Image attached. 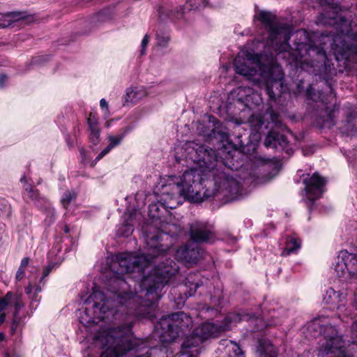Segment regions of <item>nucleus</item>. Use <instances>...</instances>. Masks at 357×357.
<instances>
[{
    "label": "nucleus",
    "mask_w": 357,
    "mask_h": 357,
    "mask_svg": "<svg viewBox=\"0 0 357 357\" xmlns=\"http://www.w3.org/2000/svg\"><path fill=\"white\" fill-rule=\"evenodd\" d=\"M5 357H10L8 355H6Z\"/></svg>",
    "instance_id": "nucleus-55"
},
{
    "label": "nucleus",
    "mask_w": 357,
    "mask_h": 357,
    "mask_svg": "<svg viewBox=\"0 0 357 357\" xmlns=\"http://www.w3.org/2000/svg\"><path fill=\"white\" fill-rule=\"evenodd\" d=\"M43 286V283H40V282L38 284H35L34 287H33V290H34L33 292L37 294L40 293L42 291Z\"/></svg>",
    "instance_id": "nucleus-42"
},
{
    "label": "nucleus",
    "mask_w": 357,
    "mask_h": 357,
    "mask_svg": "<svg viewBox=\"0 0 357 357\" xmlns=\"http://www.w3.org/2000/svg\"><path fill=\"white\" fill-rule=\"evenodd\" d=\"M234 66L237 74L246 77L255 84L263 82L271 100L275 101L277 96L287 89L282 68L277 63L263 66L257 56L243 52L235 58Z\"/></svg>",
    "instance_id": "nucleus-4"
},
{
    "label": "nucleus",
    "mask_w": 357,
    "mask_h": 357,
    "mask_svg": "<svg viewBox=\"0 0 357 357\" xmlns=\"http://www.w3.org/2000/svg\"><path fill=\"white\" fill-rule=\"evenodd\" d=\"M24 276H25V269L19 267V268L16 273V275H15L16 280L20 281L22 279H23Z\"/></svg>",
    "instance_id": "nucleus-39"
},
{
    "label": "nucleus",
    "mask_w": 357,
    "mask_h": 357,
    "mask_svg": "<svg viewBox=\"0 0 357 357\" xmlns=\"http://www.w3.org/2000/svg\"><path fill=\"white\" fill-rule=\"evenodd\" d=\"M340 257L342 261L346 262L348 274L351 277L357 275V255L347 250H341Z\"/></svg>",
    "instance_id": "nucleus-18"
},
{
    "label": "nucleus",
    "mask_w": 357,
    "mask_h": 357,
    "mask_svg": "<svg viewBox=\"0 0 357 357\" xmlns=\"http://www.w3.org/2000/svg\"><path fill=\"white\" fill-rule=\"evenodd\" d=\"M168 43V39H165L164 41H162V43L161 42H158V44L160 45H165V44H167Z\"/></svg>",
    "instance_id": "nucleus-49"
},
{
    "label": "nucleus",
    "mask_w": 357,
    "mask_h": 357,
    "mask_svg": "<svg viewBox=\"0 0 357 357\" xmlns=\"http://www.w3.org/2000/svg\"><path fill=\"white\" fill-rule=\"evenodd\" d=\"M197 130L204 135H209L208 132L204 129V126L201 123L197 126Z\"/></svg>",
    "instance_id": "nucleus-41"
},
{
    "label": "nucleus",
    "mask_w": 357,
    "mask_h": 357,
    "mask_svg": "<svg viewBox=\"0 0 357 357\" xmlns=\"http://www.w3.org/2000/svg\"><path fill=\"white\" fill-rule=\"evenodd\" d=\"M190 238L197 243L213 242L215 239L213 227L205 222H195L190 229Z\"/></svg>",
    "instance_id": "nucleus-13"
},
{
    "label": "nucleus",
    "mask_w": 357,
    "mask_h": 357,
    "mask_svg": "<svg viewBox=\"0 0 357 357\" xmlns=\"http://www.w3.org/2000/svg\"><path fill=\"white\" fill-rule=\"evenodd\" d=\"M12 304L15 306V316H16L19 310L24 306V303L22 301L21 296L8 292L4 298H0V312L6 305Z\"/></svg>",
    "instance_id": "nucleus-19"
},
{
    "label": "nucleus",
    "mask_w": 357,
    "mask_h": 357,
    "mask_svg": "<svg viewBox=\"0 0 357 357\" xmlns=\"http://www.w3.org/2000/svg\"><path fill=\"white\" fill-rule=\"evenodd\" d=\"M278 349L270 340L262 337L258 340L256 346V354L257 356L278 357Z\"/></svg>",
    "instance_id": "nucleus-17"
},
{
    "label": "nucleus",
    "mask_w": 357,
    "mask_h": 357,
    "mask_svg": "<svg viewBox=\"0 0 357 357\" xmlns=\"http://www.w3.org/2000/svg\"><path fill=\"white\" fill-rule=\"evenodd\" d=\"M225 319L227 321V324L225 325L227 326L226 329H227L229 327V324L231 325L233 323L236 324L240 321H250L251 325L254 326V328L252 330V331L253 332L256 331L262 330L267 326H275L280 323V321H271L269 322H266L261 318L254 317L248 314L240 313H230L229 314L227 315Z\"/></svg>",
    "instance_id": "nucleus-11"
},
{
    "label": "nucleus",
    "mask_w": 357,
    "mask_h": 357,
    "mask_svg": "<svg viewBox=\"0 0 357 357\" xmlns=\"http://www.w3.org/2000/svg\"><path fill=\"white\" fill-rule=\"evenodd\" d=\"M186 151L188 158L197 165V167L185 171L173 184L181 195L192 202H201L204 197L211 195L206 193L202 187L204 177L213 178L214 185L218 192L225 196H235L241 190L239 182L225 172V167L218 161L215 152L212 149L199 145L194 142L187 144Z\"/></svg>",
    "instance_id": "nucleus-2"
},
{
    "label": "nucleus",
    "mask_w": 357,
    "mask_h": 357,
    "mask_svg": "<svg viewBox=\"0 0 357 357\" xmlns=\"http://www.w3.org/2000/svg\"><path fill=\"white\" fill-rule=\"evenodd\" d=\"M88 124L90 130H99L97 118L95 114L91 113L88 118Z\"/></svg>",
    "instance_id": "nucleus-33"
},
{
    "label": "nucleus",
    "mask_w": 357,
    "mask_h": 357,
    "mask_svg": "<svg viewBox=\"0 0 357 357\" xmlns=\"http://www.w3.org/2000/svg\"><path fill=\"white\" fill-rule=\"evenodd\" d=\"M301 241L299 238L289 237L287 240L285 248L282 252V256H288L291 254L296 253L301 248Z\"/></svg>",
    "instance_id": "nucleus-23"
},
{
    "label": "nucleus",
    "mask_w": 357,
    "mask_h": 357,
    "mask_svg": "<svg viewBox=\"0 0 357 357\" xmlns=\"http://www.w3.org/2000/svg\"><path fill=\"white\" fill-rule=\"evenodd\" d=\"M303 183L305 196L310 201H314L320 198L325 192L326 179L317 172L305 178Z\"/></svg>",
    "instance_id": "nucleus-10"
},
{
    "label": "nucleus",
    "mask_w": 357,
    "mask_h": 357,
    "mask_svg": "<svg viewBox=\"0 0 357 357\" xmlns=\"http://www.w3.org/2000/svg\"><path fill=\"white\" fill-rule=\"evenodd\" d=\"M100 105L102 108H106L107 109L108 107V105H107V101L105 100V99L104 98H102L100 101Z\"/></svg>",
    "instance_id": "nucleus-43"
},
{
    "label": "nucleus",
    "mask_w": 357,
    "mask_h": 357,
    "mask_svg": "<svg viewBox=\"0 0 357 357\" xmlns=\"http://www.w3.org/2000/svg\"><path fill=\"white\" fill-rule=\"evenodd\" d=\"M192 326L191 317L183 312H178L163 317L155 328L162 342H170L183 335Z\"/></svg>",
    "instance_id": "nucleus-7"
},
{
    "label": "nucleus",
    "mask_w": 357,
    "mask_h": 357,
    "mask_svg": "<svg viewBox=\"0 0 357 357\" xmlns=\"http://www.w3.org/2000/svg\"><path fill=\"white\" fill-rule=\"evenodd\" d=\"M188 357H194V356H188Z\"/></svg>",
    "instance_id": "nucleus-56"
},
{
    "label": "nucleus",
    "mask_w": 357,
    "mask_h": 357,
    "mask_svg": "<svg viewBox=\"0 0 357 357\" xmlns=\"http://www.w3.org/2000/svg\"><path fill=\"white\" fill-rule=\"evenodd\" d=\"M0 210L2 211L3 214L6 216H10L12 212L10 204L4 199L0 200Z\"/></svg>",
    "instance_id": "nucleus-31"
},
{
    "label": "nucleus",
    "mask_w": 357,
    "mask_h": 357,
    "mask_svg": "<svg viewBox=\"0 0 357 357\" xmlns=\"http://www.w3.org/2000/svg\"><path fill=\"white\" fill-rule=\"evenodd\" d=\"M144 357H172V351L167 346H158L150 349Z\"/></svg>",
    "instance_id": "nucleus-24"
},
{
    "label": "nucleus",
    "mask_w": 357,
    "mask_h": 357,
    "mask_svg": "<svg viewBox=\"0 0 357 357\" xmlns=\"http://www.w3.org/2000/svg\"><path fill=\"white\" fill-rule=\"evenodd\" d=\"M334 270L339 278H343L348 273L346 262L342 261V259L340 257V253L338 254L337 261L334 266Z\"/></svg>",
    "instance_id": "nucleus-28"
},
{
    "label": "nucleus",
    "mask_w": 357,
    "mask_h": 357,
    "mask_svg": "<svg viewBox=\"0 0 357 357\" xmlns=\"http://www.w3.org/2000/svg\"><path fill=\"white\" fill-rule=\"evenodd\" d=\"M158 209V206L157 205H153L151 206L150 211H157Z\"/></svg>",
    "instance_id": "nucleus-48"
},
{
    "label": "nucleus",
    "mask_w": 357,
    "mask_h": 357,
    "mask_svg": "<svg viewBox=\"0 0 357 357\" xmlns=\"http://www.w3.org/2000/svg\"><path fill=\"white\" fill-rule=\"evenodd\" d=\"M306 330L310 337H316L322 335L325 338L319 347V357H357V320L351 325L353 342L347 347L336 328L328 323L326 317L313 319L307 324Z\"/></svg>",
    "instance_id": "nucleus-5"
},
{
    "label": "nucleus",
    "mask_w": 357,
    "mask_h": 357,
    "mask_svg": "<svg viewBox=\"0 0 357 357\" xmlns=\"http://www.w3.org/2000/svg\"><path fill=\"white\" fill-rule=\"evenodd\" d=\"M206 5V1L205 0L202 1V7H205ZM201 7L200 5H198L197 3H191L189 2H187L183 7L180 8V12L181 13H183L185 10H190L192 9H199Z\"/></svg>",
    "instance_id": "nucleus-30"
},
{
    "label": "nucleus",
    "mask_w": 357,
    "mask_h": 357,
    "mask_svg": "<svg viewBox=\"0 0 357 357\" xmlns=\"http://www.w3.org/2000/svg\"><path fill=\"white\" fill-rule=\"evenodd\" d=\"M149 36L146 34L142 41L140 54L144 55L146 53V48L149 43Z\"/></svg>",
    "instance_id": "nucleus-36"
},
{
    "label": "nucleus",
    "mask_w": 357,
    "mask_h": 357,
    "mask_svg": "<svg viewBox=\"0 0 357 357\" xmlns=\"http://www.w3.org/2000/svg\"><path fill=\"white\" fill-rule=\"evenodd\" d=\"M227 326L217 325L206 322L197 327L182 344L183 349L197 347L205 340L216 337L221 331L226 330Z\"/></svg>",
    "instance_id": "nucleus-8"
},
{
    "label": "nucleus",
    "mask_w": 357,
    "mask_h": 357,
    "mask_svg": "<svg viewBox=\"0 0 357 357\" xmlns=\"http://www.w3.org/2000/svg\"><path fill=\"white\" fill-rule=\"evenodd\" d=\"M56 264L54 263H50L47 267L44 269L42 277L40 279V282L43 283V285L45 284V278L49 275L51 271L55 268Z\"/></svg>",
    "instance_id": "nucleus-32"
},
{
    "label": "nucleus",
    "mask_w": 357,
    "mask_h": 357,
    "mask_svg": "<svg viewBox=\"0 0 357 357\" xmlns=\"http://www.w3.org/2000/svg\"><path fill=\"white\" fill-rule=\"evenodd\" d=\"M107 126L109 127V123H107Z\"/></svg>",
    "instance_id": "nucleus-54"
},
{
    "label": "nucleus",
    "mask_w": 357,
    "mask_h": 357,
    "mask_svg": "<svg viewBox=\"0 0 357 357\" xmlns=\"http://www.w3.org/2000/svg\"><path fill=\"white\" fill-rule=\"evenodd\" d=\"M204 250L198 246L190 247L188 245L181 246L175 253V257L178 261L186 265L196 264L202 257Z\"/></svg>",
    "instance_id": "nucleus-14"
},
{
    "label": "nucleus",
    "mask_w": 357,
    "mask_h": 357,
    "mask_svg": "<svg viewBox=\"0 0 357 357\" xmlns=\"http://www.w3.org/2000/svg\"><path fill=\"white\" fill-rule=\"evenodd\" d=\"M333 0H325V3L328 5H330L332 3Z\"/></svg>",
    "instance_id": "nucleus-51"
},
{
    "label": "nucleus",
    "mask_w": 357,
    "mask_h": 357,
    "mask_svg": "<svg viewBox=\"0 0 357 357\" xmlns=\"http://www.w3.org/2000/svg\"><path fill=\"white\" fill-rule=\"evenodd\" d=\"M159 215H153V218H158Z\"/></svg>",
    "instance_id": "nucleus-53"
},
{
    "label": "nucleus",
    "mask_w": 357,
    "mask_h": 357,
    "mask_svg": "<svg viewBox=\"0 0 357 357\" xmlns=\"http://www.w3.org/2000/svg\"><path fill=\"white\" fill-rule=\"evenodd\" d=\"M25 293L29 295L30 299L29 307L31 310H36L40 301V297L38 296L37 293L33 292V286L31 283H29L27 287H25Z\"/></svg>",
    "instance_id": "nucleus-26"
},
{
    "label": "nucleus",
    "mask_w": 357,
    "mask_h": 357,
    "mask_svg": "<svg viewBox=\"0 0 357 357\" xmlns=\"http://www.w3.org/2000/svg\"><path fill=\"white\" fill-rule=\"evenodd\" d=\"M20 15L17 13H9L6 15V17H12L13 19H15L17 17Z\"/></svg>",
    "instance_id": "nucleus-45"
},
{
    "label": "nucleus",
    "mask_w": 357,
    "mask_h": 357,
    "mask_svg": "<svg viewBox=\"0 0 357 357\" xmlns=\"http://www.w3.org/2000/svg\"><path fill=\"white\" fill-rule=\"evenodd\" d=\"M69 231H70V229H69V227H68L67 225H66V226L64 227V232H65L66 234H68Z\"/></svg>",
    "instance_id": "nucleus-50"
},
{
    "label": "nucleus",
    "mask_w": 357,
    "mask_h": 357,
    "mask_svg": "<svg viewBox=\"0 0 357 357\" xmlns=\"http://www.w3.org/2000/svg\"><path fill=\"white\" fill-rule=\"evenodd\" d=\"M187 279H188V282H190V286L189 287H190V296H192V295L194 294V293L196 291L197 289V288H198L201 284H200L199 282H196V283H195V284L191 283V282H190V278H188Z\"/></svg>",
    "instance_id": "nucleus-38"
},
{
    "label": "nucleus",
    "mask_w": 357,
    "mask_h": 357,
    "mask_svg": "<svg viewBox=\"0 0 357 357\" xmlns=\"http://www.w3.org/2000/svg\"><path fill=\"white\" fill-rule=\"evenodd\" d=\"M77 197L76 193L74 191H67L66 192L61 200L62 206L67 208L69 204L75 199Z\"/></svg>",
    "instance_id": "nucleus-29"
},
{
    "label": "nucleus",
    "mask_w": 357,
    "mask_h": 357,
    "mask_svg": "<svg viewBox=\"0 0 357 357\" xmlns=\"http://www.w3.org/2000/svg\"><path fill=\"white\" fill-rule=\"evenodd\" d=\"M287 144L286 137L283 135L274 131H270L264 141V145L267 148H277L278 145L281 147H284Z\"/></svg>",
    "instance_id": "nucleus-21"
},
{
    "label": "nucleus",
    "mask_w": 357,
    "mask_h": 357,
    "mask_svg": "<svg viewBox=\"0 0 357 357\" xmlns=\"http://www.w3.org/2000/svg\"><path fill=\"white\" fill-rule=\"evenodd\" d=\"M252 130V137L254 140L261 139V133L268 128L269 122L264 119L260 114H252L248 120Z\"/></svg>",
    "instance_id": "nucleus-16"
},
{
    "label": "nucleus",
    "mask_w": 357,
    "mask_h": 357,
    "mask_svg": "<svg viewBox=\"0 0 357 357\" xmlns=\"http://www.w3.org/2000/svg\"><path fill=\"white\" fill-rule=\"evenodd\" d=\"M156 234L145 231L147 253H119L107 259V289L114 294L108 298L95 288L84 301V310L79 314L84 326L97 324L119 312L126 313V323L100 331L94 335L89 357H123L136 346L132 328L136 317L151 316V308L161 297V291L178 271L177 264L167 257L169 248L160 243L164 236H174L181 231L177 224H163Z\"/></svg>",
    "instance_id": "nucleus-1"
},
{
    "label": "nucleus",
    "mask_w": 357,
    "mask_h": 357,
    "mask_svg": "<svg viewBox=\"0 0 357 357\" xmlns=\"http://www.w3.org/2000/svg\"><path fill=\"white\" fill-rule=\"evenodd\" d=\"M262 102L263 101L261 94L254 91L252 89V92L248 95L245 105L249 108H251L255 106H259L262 104Z\"/></svg>",
    "instance_id": "nucleus-27"
},
{
    "label": "nucleus",
    "mask_w": 357,
    "mask_h": 357,
    "mask_svg": "<svg viewBox=\"0 0 357 357\" xmlns=\"http://www.w3.org/2000/svg\"><path fill=\"white\" fill-rule=\"evenodd\" d=\"M26 191L28 192V196L33 201H37L39 198V194L37 190H33L31 186L27 185L25 188Z\"/></svg>",
    "instance_id": "nucleus-34"
},
{
    "label": "nucleus",
    "mask_w": 357,
    "mask_h": 357,
    "mask_svg": "<svg viewBox=\"0 0 357 357\" xmlns=\"http://www.w3.org/2000/svg\"><path fill=\"white\" fill-rule=\"evenodd\" d=\"M251 92L252 88L249 86H239L232 91L231 96L234 98H236L237 101L245 105L247 101V98Z\"/></svg>",
    "instance_id": "nucleus-25"
},
{
    "label": "nucleus",
    "mask_w": 357,
    "mask_h": 357,
    "mask_svg": "<svg viewBox=\"0 0 357 357\" xmlns=\"http://www.w3.org/2000/svg\"><path fill=\"white\" fill-rule=\"evenodd\" d=\"M347 296L345 291H335L333 288L329 287L324 295V301L331 307L336 308L344 316L354 319L356 315H354L349 309L345 307Z\"/></svg>",
    "instance_id": "nucleus-9"
},
{
    "label": "nucleus",
    "mask_w": 357,
    "mask_h": 357,
    "mask_svg": "<svg viewBox=\"0 0 357 357\" xmlns=\"http://www.w3.org/2000/svg\"><path fill=\"white\" fill-rule=\"evenodd\" d=\"M127 133V130H124L120 134H118L116 135H109L108 136V140H109V144L107 146L103 149L101 153L98 154V155L95 159V162H98L100 159H102L105 155H107L112 149H114L115 146H118L121 144L123 139L125 137Z\"/></svg>",
    "instance_id": "nucleus-22"
},
{
    "label": "nucleus",
    "mask_w": 357,
    "mask_h": 357,
    "mask_svg": "<svg viewBox=\"0 0 357 357\" xmlns=\"http://www.w3.org/2000/svg\"><path fill=\"white\" fill-rule=\"evenodd\" d=\"M6 79L7 77L4 75L0 76V87H2L3 86V84L6 81Z\"/></svg>",
    "instance_id": "nucleus-44"
},
{
    "label": "nucleus",
    "mask_w": 357,
    "mask_h": 357,
    "mask_svg": "<svg viewBox=\"0 0 357 357\" xmlns=\"http://www.w3.org/2000/svg\"><path fill=\"white\" fill-rule=\"evenodd\" d=\"M142 217L141 213L137 209L126 211L123 215V222L117 228V235L124 237L130 236L133 232V226L135 221L140 220Z\"/></svg>",
    "instance_id": "nucleus-15"
},
{
    "label": "nucleus",
    "mask_w": 357,
    "mask_h": 357,
    "mask_svg": "<svg viewBox=\"0 0 357 357\" xmlns=\"http://www.w3.org/2000/svg\"><path fill=\"white\" fill-rule=\"evenodd\" d=\"M146 95L147 92L143 87L129 88L126 90V93L123 97V105H126L128 103H136Z\"/></svg>",
    "instance_id": "nucleus-20"
},
{
    "label": "nucleus",
    "mask_w": 357,
    "mask_h": 357,
    "mask_svg": "<svg viewBox=\"0 0 357 357\" xmlns=\"http://www.w3.org/2000/svg\"><path fill=\"white\" fill-rule=\"evenodd\" d=\"M10 24V20H8V23H4L3 22V23L0 24V26L1 27H6V26H8Z\"/></svg>",
    "instance_id": "nucleus-47"
},
{
    "label": "nucleus",
    "mask_w": 357,
    "mask_h": 357,
    "mask_svg": "<svg viewBox=\"0 0 357 357\" xmlns=\"http://www.w3.org/2000/svg\"><path fill=\"white\" fill-rule=\"evenodd\" d=\"M317 23L323 25H333L337 33L333 38V49L342 58L349 59L354 56L357 62V44L348 45L344 38L351 29V23L349 20L343 17H333L326 19V14L321 13L319 16Z\"/></svg>",
    "instance_id": "nucleus-6"
},
{
    "label": "nucleus",
    "mask_w": 357,
    "mask_h": 357,
    "mask_svg": "<svg viewBox=\"0 0 357 357\" xmlns=\"http://www.w3.org/2000/svg\"><path fill=\"white\" fill-rule=\"evenodd\" d=\"M21 182H23V181H25V176H23L21 179H20Z\"/></svg>",
    "instance_id": "nucleus-52"
},
{
    "label": "nucleus",
    "mask_w": 357,
    "mask_h": 357,
    "mask_svg": "<svg viewBox=\"0 0 357 357\" xmlns=\"http://www.w3.org/2000/svg\"><path fill=\"white\" fill-rule=\"evenodd\" d=\"M29 259L27 257L23 258L21 261L20 267L25 269L29 264Z\"/></svg>",
    "instance_id": "nucleus-40"
},
{
    "label": "nucleus",
    "mask_w": 357,
    "mask_h": 357,
    "mask_svg": "<svg viewBox=\"0 0 357 357\" xmlns=\"http://www.w3.org/2000/svg\"><path fill=\"white\" fill-rule=\"evenodd\" d=\"M255 17L261 22L266 31L261 38L264 47L272 49L279 55L282 54L289 64L308 70L313 67L312 62L309 60L312 53L326 56L323 48L310 44L306 31L298 30L295 33L300 41L295 42V47L293 48L288 43L292 33V27L289 24L279 22L275 15L268 11L261 10Z\"/></svg>",
    "instance_id": "nucleus-3"
},
{
    "label": "nucleus",
    "mask_w": 357,
    "mask_h": 357,
    "mask_svg": "<svg viewBox=\"0 0 357 357\" xmlns=\"http://www.w3.org/2000/svg\"><path fill=\"white\" fill-rule=\"evenodd\" d=\"M90 131H91V132H90L89 137H90L91 142L95 145L98 144L99 142L100 130H94L93 129V130H90Z\"/></svg>",
    "instance_id": "nucleus-35"
},
{
    "label": "nucleus",
    "mask_w": 357,
    "mask_h": 357,
    "mask_svg": "<svg viewBox=\"0 0 357 357\" xmlns=\"http://www.w3.org/2000/svg\"><path fill=\"white\" fill-rule=\"evenodd\" d=\"M4 320H5V314L4 313H1L0 314V325L3 323Z\"/></svg>",
    "instance_id": "nucleus-46"
},
{
    "label": "nucleus",
    "mask_w": 357,
    "mask_h": 357,
    "mask_svg": "<svg viewBox=\"0 0 357 357\" xmlns=\"http://www.w3.org/2000/svg\"><path fill=\"white\" fill-rule=\"evenodd\" d=\"M266 115H268L273 122H276L278 121V115L273 112L271 107L267 109Z\"/></svg>",
    "instance_id": "nucleus-37"
},
{
    "label": "nucleus",
    "mask_w": 357,
    "mask_h": 357,
    "mask_svg": "<svg viewBox=\"0 0 357 357\" xmlns=\"http://www.w3.org/2000/svg\"><path fill=\"white\" fill-rule=\"evenodd\" d=\"M174 184H168L162 187V192L159 197L158 204L165 209H173L183 203L185 199L183 195L178 192V189H174Z\"/></svg>",
    "instance_id": "nucleus-12"
}]
</instances>
